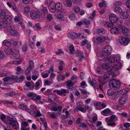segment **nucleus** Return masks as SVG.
<instances>
[{"label":"nucleus","mask_w":130,"mask_h":130,"mask_svg":"<svg viewBox=\"0 0 130 130\" xmlns=\"http://www.w3.org/2000/svg\"><path fill=\"white\" fill-rule=\"evenodd\" d=\"M81 35V33H80L78 34L74 32H71L68 35V37L72 39H74L78 38V37Z\"/></svg>","instance_id":"14"},{"label":"nucleus","mask_w":130,"mask_h":130,"mask_svg":"<svg viewBox=\"0 0 130 130\" xmlns=\"http://www.w3.org/2000/svg\"><path fill=\"white\" fill-rule=\"evenodd\" d=\"M32 69L31 68L28 67L25 70V74L26 75H27L30 72L31 70Z\"/></svg>","instance_id":"59"},{"label":"nucleus","mask_w":130,"mask_h":130,"mask_svg":"<svg viewBox=\"0 0 130 130\" xmlns=\"http://www.w3.org/2000/svg\"><path fill=\"white\" fill-rule=\"evenodd\" d=\"M30 108L32 110L30 109H28L27 111L29 114L33 117L35 113V111L37 109V106H36L31 105L30 106Z\"/></svg>","instance_id":"12"},{"label":"nucleus","mask_w":130,"mask_h":130,"mask_svg":"<svg viewBox=\"0 0 130 130\" xmlns=\"http://www.w3.org/2000/svg\"><path fill=\"white\" fill-rule=\"evenodd\" d=\"M7 22L3 21L0 22V28L4 29L7 27Z\"/></svg>","instance_id":"24"},{"label":"nucleus","mask_w":130,"mask_h":130,"mask_svg":"<svg viewBox=\"0 0 130 130\" xmlns=\"http://www.w3.org/2000/svg\"><path fill=\"white\" fill-rule=\"evenodd\" d=\"M109 85L110 87L114 90H117L120 88V82L119 80L115 79L111 80L109 82Z\"/></svg>","instance_id":"2"},{"label":"nucleus","mask_w":130,"mask_h":130,"mask_svg":"<svg viewBox=\"0 0 130 130\" xmlns=\"http://www.w3.org/2000/svg\"><path fill=\"white\" fill-rule=\"evenodd\" d=\"M111 110L108 108H107L103 110L101 112V114L102 115L105 116H107L106 114L111 112Z\"/></svg>","instance_id":"27"},{"label":"nucleus","mask_w":130,"mask_h":130,"mask_svg":"<svg viewBox=\"0 0 130 130\" xmlns=\"http://www.w3.org/2000/svg\"><path fill=\"white\" fill-rule=\"evenodd\" d=\"M12 20V18L9 15H6L3 18V20L6 22L7 24L10 23Z\"/></svg>","instance_id":"18"},{"label":"nucleus","mask_w":130,"mask_h":130,"mask_svg":"<svg viewBox=\"0 0 130 130\" xmlns=\"http://www.w3.org/2000/svg\"><path fill=\"white\" fill-rule=\"evenodd\" d=\"M119 27L121 28L122 32L124 34H126L128 32V30L126 27H122V25H120L119 26Z\"/></svg>","instance_id":"25"},{"label":"nucleus","mask_w":130,"mask_h":130,"mask_svg":"<svg viewBox=\"0 0 130 130\" xmlns=\"http://www.w3.org/2000/svg\"><path fill=\"white\" fill-rule=\"evenodd\" d=\"M41 14L39 11L32 10L30 13V17L32 19H38L41 16Z\"/></svg>","instance_id":"4"},{"label":"nucleus","mask_w":130,"mask_h":130,"mask_svg":"<svg viewBox=\"0 0 130 130\" xmlns=\"http://www.w3.org/2000/svg\"><path fill=\"white\" fill-rule=\"evenodd\" d=\"M110 32L112 34H117L119 33V31L117 28L113 27L110 29Z\"/></svg>","instance_id":"21"},{"label":"nucleus","mask_w":130,"mask_h":130,"mask_svg":"<svg viewBox=\"0 0 130 130\" xmlns=\"http://www.w3.org/2000/svg\"><path fill=\"white\" fill-rule=\"evenodd\" d=\"M114 11L116 13L120 14L122 13V10L119 6H115Z\"/></svg>","instance_id":"20"},{"label":"nucleus","mask_w":130,"mask_h":130,"mask_svg":"<svg viewBox=\"0 0 130 130\" xmlns=\"http://www.w3.org/2000/svg\"><path fill=\"white\" fill-rule=\"evenodd\" d=\"M73 10L76 13H78L80 11V9L79 7H75L73 8Z\"/></svg>","instance_id":"49"},{"label":"nucleus","mask_w":130,"mask_h":130,"mask_svg":"<svg viewBox=\"0 0 130 130\" xmlns=\"http://www.w3.org/2000/svg\"><path fill=\"white\" fill-rule=\"evenodd\" d=\"M24 12L26 13H28L30 11V8L28 6H27L24 8Z\"/></svg>","instance_id":"48"},{"label":"nucleus","mask_w":130,"mask_h":130,"mask_svg":"<svg viewBox=\"0 0 130 130\" xmlns=\"http://www.w3.org/2000/svg\"><path fill=\"white\" fill-rule=\"evenodd\" d=\"M126 6L128 8H130V0L127 1L126 3Z\"/></svg>","instance_id":"64"},{"label":"nucleus","mask_w":130,"mask_h":130,"mask_svg":"<svg viewBox=\"0 0 130 130\" xmlns=\"http://www.w3.org/2000/svg\"><path fill=\"white\" fill-rule=\"evenodd\" d=\"M125 128V129L128 130L129 129V127L130 126V123H125L123 124Z\"/></svg>","instance_id":"47"},{"label":"nucleus","mask_w":130,"mask_h":130,"mask_svg":"<svg viewBox=\"0 0 130 130\" xmlns=\"http://www.w3.org/2000/svg\"><path fill=\"white\" fill-rule=\"evenodd\" d=\"M34 63L33 61H29V68L32 69L33 67H34Z\"/></svg>","instance_id":"58"},{"label":"nucleus","mask_w":130,"mask_h":130,"mask_svg":"<svg viewBox=\"0 0 130 130\" xmlns=\"http://www.w3.org/2000/svg\"><path fill=\"white\" fill-rule=\"evenodd\" d=\"M10 73H3L1 75V76L4 77L2 79V80L4 82H7L10 79Z\"/></svg>","instance_id":"15"},{"label":"nucleus","mask_w":130,"mask_h":130,"mask_svg":"<svg viewBox=\"0 0 130 130\" xmlns=\"http://www.w3.org/2000/svg\"><path fill=\"white\" fill-rule=\"evenodd\" d=\"M19 107L21 109L25 111L27 109L26 106L24 104H20L19 105Z\"/></svg>","instance_id":"37"},{"label":"nucleus","mask_w":130,"mask_h":130,"mask_svg":"<svg viewBox=\"0 0 130 130\" xmlns=\"http://www.w3.org/2000/svg\"><path fill=\"white\" fill-rule=\"evenodd\" d=\"M26 95L28 97L30 98L32 100H39L41 98V96L37 95L36 94L33 92H29Z\"/></svg>","instance_id":"8"},{"label":"nucleus","mask_w":130,"mask_h":130,"mask_svg":"<svg viewBox=\"0 0 130 130\" xmlns=\"http://www.w3.org/2000/svg\"><path fill=\"white\" fill-rule=\"evenodd\" d=\"M53 92H56L57 94L59 95H62L63 96H65L66 95V94H63L64 93H68L67 90L65 89H61L60 90H54Z\"/></svg>","instance_id":"10"},{"label":"nucleus","mask_w":130,"mask_h":130,"mask_svg":"<svg viewBox=\"0 0 130 130\" xmlns=\"http://www.w3.org/2000/svg\"><path fill=\"white\" fill-rule=\"evenodd\" d=\"M119 42L122 45H126L129 43L130 40L128 38H126L122 36L119 38Z\"/></svg>","instance_id":"7"},{"label":"nucleus","mask_w":130,"mask_h":130,"mask_svg":"<svg viewBox=\"0 0 130 130\" xmlns=\"http://www.w3.org/2000/svg\"><path fill=\"white\" fill-rule=\"evenodd\" d=\"M96 32L99 35H102L104 34L105 32V30L104 28H102L98 29L97 30Z\"/></svg>","instance_id":"26"},{"label":"nucleus","mask_w":130,"mask_h":130,"mask_svg":"<svg viewBox=\"0 0 130 130\" xmlns=\"http://www.w3.org/2000/svg\"><path fill=\"white\" fill-rule=\"evenodd\" d=\"M115 6H121L122 5V3L121 2L119 1H117L115 2L114 4Z\"/></svg>","instance_id":"51"},{"label":"nucleus","mask_w":130,"mask_h":130,"mask_svg":"<svg viewBox=\"0 0 130 130\" xmlns=\"http://www.w3.org/2000/svg\"><path fill=\"white\" fill-rule=\"evenodd\" d=\"M7 96H13L15 94V92L14 91H12L9 92L6 94Z\"/></svg>","instance_id":"45"},{"label":"nucleus","mask_w":130,"mask_h":130,"mask_svg":"<svg viewBox=\"0 0 130 130\" xmlns=\"http://www.w3.org/2000/svg\"><path fill=\"white\" fill-rule=\"evenodd\" d=\"M103 77L105 80H108L109 78L110 75L108 74H105L104 75Z\"/></svg>","instance_id":"55"},{"label":"nucleus","mask_w":130,"mask_h":130,"mask_svg":"<svg viewBox=\"0 0 130 130\" xmlns=\"http://www.w3.org/2000/svg\"><path fill=\"white\" fill-rule=\"evenodd\" d=\"M88 82L92 86L94 85L97 86V84L96 83V81L94 78H92V80H91L90 77H89L88 79Z\"/></svg>","instance_id":"23"},{"label":"nucleus","mask_w":130,"mask_h":130,"mask_svg":"<svg viewBox=\"0 0 130 130\" xmlns=\"http://www.w3.org/2000/svg\"><path fill=\"white\" fill-rule=\"evenodd\" d=\"M89 42L86 39H85L84 41H82V45L83 46L85 45L86 44H87Z\"/></svg>","instance_id":"63"},{"label":"nucleus","mask_w":130,"mask_h":130,"mask_svg":"<svg viewBox=\"0 0 130 130\" xmlns=\"http://www.w3.org/2000/svg\"><path fill=\"white\" fill-rule=\"evenodd\" d=\"M3 44L5 46L10 47L11 45V43L7 40H6L4 41L3 42Z\"/></svg>","instance_id":"29"},{"label":"nucleus","mask_w":130,"mask_h":130,"mask_svg":"<svg viewBox=\"0 0 130 130\" xmlns=\"http://www.w3.org/2000/svg\"><path fill=\"white\" fill-rule=\"evenodd\" d=\"M21 61V60H19V59H14L12 63L14 64H20Z\"/></svg>","instance_id":"42"},{"label":"nucleus","mask_w":130,"mask_h":130,"mask_svg":"<svg viewBox=\"0 0 130 130\" xmlns=\"http://www.w3.org/2000/svg\"><path fill=\"white\" fill-rule=\"evenodd\" d=\"M96 40L98 42L101 43L104 41V39L103 37L101 36H97L96 37Z\"/></svg>","instance_id":"33"},{"label":"nucleus","mask_w":130,"mask_h":130,"mask_svg":"<svg viewBox=\"0 0 130 130\" xmlns=\"http://www.w3.org/2000/svg\"><path fill=\"white\" fill-rule=\"evenodd\" d=\"M70 53L73 54L74 52V47L73 46H71L70 47Z\"/></svg>","instance_id":"60"},{"label":"nucleus","mask_w":130,"mask_h":130,"mask_svg":"<svg viewBox=\"0 0 130 130\" xmlns=\"http://www.w3.org/2000/svg\"><path fill=\"white\" fill-rule=\"evenodd\" d=\"M110 21L111 23H115L118 21V19L117 16L114 14H111L109 17Z\"/></svg>","instance_id":"11"},{"label":"nucleus","mask_w":130,"mask_h":130,"mask_svg":"<svg viewBox=\"0 0 130 130\" xmlns=\"http://www.w3.org/2000/svg\"><path fill=\"white\" fill-rule=\"evenodd\" d=\"M128 98V96L125 94H124L119 99L118 101V104L120 105H123L127 102Z\"/></svg>","instance_id":"6"},{"label":"nucleus","mask_w":130,"mask_h":130,"mask_svg":"<svg viewBox=\"0 0 130 130\" xmlns=\"http://www.w3.org/2000/svg\"><path fill=\"white\" fill-rule=\"evenodd\" d=\"M66 3L68 7H70L72 6V4L71 0H67Z\"/></svg>","instance_id":"52"},{"label":"nucleus","mask_w":130,"mask_h":130,"mask_svg":"<svg viewBox=\"0 0 130 130\" xmlns=\"http://www.w3.org/2000/svg\"><path fill=\"white\" fill-rule=\"evenodd\" d=\"M8 123L14 129H17L19 128L18 122L14 120L13 119L9 120Z\"/></svg>","instance_id":"9"},{"label":"nucleus","mask_w":130,"mask_h":130,"mask_svg":"<svg viewBox=\"0 0 130 130\" xmlns=\"http://www.w3.org/2000/svg\"><path fill=\"white\" fill-rule=\"evenodd\" d=\"M69 18L71 20H72L75 19V15L73 13L70 14L69 15Z\"/></svg>","instance_id":"56"},{"label":"nucleus","mask_w":130,"mask_h":130,"mask_svg":"<svg viewBox=\"0 0 130 130\" xmlns=\"http://www.w3.org/2000/svg\"><path fill=\"white\" fill-rule=\"evenodd\" d=\"M48 9L50 12L53 13L54 12L56 11L55 8L54 7H49Z\"/></svg>","instance_id":"61"},{"label":"nucleus","mask_w":130,"mask_h":130,"mask_svg":"<svg viewBox=\"0 0 130 130\" xmlns=\"http://www.w3.org/2000/svg\"><path fill=\"white\" fill-rule=\"evenodd\" d=\"M47 3L45 4L49 5V7H54L55 8V3L53 1H52L51 0H47L46 1Z\"/></svg>","instance_id":"19"},{"label":"nucleus","mask_w":130,"mask_h":130,"mask_svg":"<svg viewBox=\"0 0 130 130\" xmlns=\"http://www.w3.org/2000/svg\"><path fill=\"white\" fill-rule=\"evenodd\" d=\"M122 63L119 61H117L114 63V65L112 66L113 69L114 68L117 69H119L121 67Z\"/></svg>","instance_id":"16"},{"label":"nucleus","mask_w":130,"mask_h":130,"mask_svg":"<svg viewBox=\"0 0 130 130\" xmlns=\"http://www.w3.org/2000/svg\"><path fill=\"white\" fill-rule=\"evenodd\" d=\"M23 51L25 52L27 49V45L26 44H25L22 46V48Z\"/></svg>","instance_id":"57"},{"label":"nucleus","mask_w":130,"mask_h":130,"mask_svg":"<svg viewBox=\"0 0 130 130\" xmlns=\"http://www.w3.org/2000/svg\"><path fill=\"white\" fill-rule=\"evenodd\" d=\"M82 21L83 24L84 25H87L90 24V21L86 19H85L84 20H83Z\"/></svg>","instance_id":"41"},{"label":"nucleus","mask_w":130,"mask_h":130,"mask_svg":"<svg viewBox=\"0 0 130 130\" xmlns=\"http://www.w3.org/2000/svg\"><path fill=\"white\" fill-rule=\"evenodd\" d=\"M76 56L78 58L81 57L82 58H84V56L83 53V52L81 51L77 52L76 53Z\"/></svg>","instance_id":"40"},{"label":"nucleus","mask_w":130,"mask_h":130,"mask_svg":"<svg viewBox=\"0 0 130 130\" xmlns=\"http://www.w3.org/2000/svg\"><path fill=\"white\" fill-rule=\"evenodd\" d=\"M24 78V77L23 76H21L18 78L17 77L16 82L18 83H20L23 80Z\"/></svg>","instance_id":"38"},{"label":"nucleus","mask_w":130,"mask_h":130,"mask_svg":"<svg viewBox=\"0 0 130 130\" xmlns=\"http://www.w3.org/2000/svg\"><path fill=\"white\" fill-rule=\"evenodd\" d=\"M28 125V123L26 121L23 122L21 124V128H26V126Z\"/></svg>","instance_id":"36"},{"label":"nucleus","mask_w":130,"mask_h":130,"mask_svg":"<svg viewBox=\"0 0 130 130\" xmlns=\"http://www.w3.org/2000/svg\"><path fill=\"white\" fill-rule=\"evenodd\" d=\"M11 5L12 6V9L13 10L17 12L18 11V9L15 6L14 4L13 3H11Z\"/></svg>","instance_id":"53"},{"label":"nucleus","mask_w":130,"mask_h":130,"mask_svg":"<svg viewBox=\"0 0 130 130\" xmlns=\"http://www.w3.org/2000/svg\"><path fill=\"white\" fill-rule=\"evenodd\" d=\"M107 94L110 96H112L115 94V92L111 89L108 90L107 91Z\"/></svg>","instance_id":"44"},{"label":"nucleus","mask_w":130,"mask_h":130,"mask_svg":"<svg viewBox=\"0 0 130 130\" xmlns=\"http://www.w3.org/2000/svg\"><path fill=\"white\" fill-rule=\"evenodd\" d=\"M102 67L103 69L108 71H111L113 69L112 67L109 66L108 64L106 62L103 64L102 65Z\"/></svg>","instance_id":"13"},{"label":"nucleus","mask_w":130,"mask_h":130,"mask_svg":"<svg viewBox=\"0 0 130 130\" xmlns=\"http://www.w3.org/2000/svg\"><path fill=\"white\" fill-rule=\"evenodd\" d=\"M13 55V57L14 59H19L20 57L19 53V52H17L15 53H14L13 52V54H12Z\"/></svg>","instance_id":"35"},{"label":"nucleus","mask_w":130,"mask_h":130,"mask_svg":"<svg viewBox=\"0 0 130 130\" xmlns=\"http://www.w3.org/2000/svg\"><path fill=\"white\" fill-rule=\"evenodd\" d=\"M64 79V76L62 75L59 74L57 76V80L58 81H59L61 80L63 81Z\"/></svg>","instance_id":"34"},{"label":"nucleus","mask_w":130,"mask_h":130,"mask_svg":"<svg viewBox=\"0 0 130 130\" xmlns=\"http://www.w3.org/2000/svg\"><path fill=\"white\" fill-rule=\"evenodd\" d=\"M112 50V48L110 46L106 45L103 49L102 52L101 53L100 55L102 57L107 58L111 54Z\"/></svg>","instance_id":"1"},{"label":"nucleus","mask_w":130,"mask_h":130,"mask_svg":"<svg viewBox=\"0 0 130 130\" xmlns=\"http://www.w3.org/2000/svg\"><path fill=\"white\" fill-rule=\"evenodd\" d=\"M55 7L56 11H59L62 8V4L60 2H58L55 4Z\"/></svg>","instance_id":"17"},{"label":"nucleus","mask_w":130,"mask_h":130,"mask_svg":"<svg viewBox=\"0 0 130 130\" xmlns=\"http://www.w3.org/2000/svg\"><path fill=\"white\" fill-rule=\"evenodd\" d=\"M8 32H10V34L13 36H16L19 35V32L16 30L13 25H10L8 26L7 28Z\"/></svg>","instance_id":"3"},{"label":"nucleus","mask_w":130,"mask_h":130,"mask_svg":"<svg viewBox=\"0 0 130 130\" xmlns=\"http://www.w3.org/2000/svg\"><path fill=\"white\" fill-rule=\"evenodd\" d=\"M6 14L5 11L4 10H0V18H4Z\"/></svg>","instance_id":"39"},{"label":"nucleus","mask_w":130,"mask_h":130,"mask_svg":"<svg viewBox=\"0 0 130 130\" xmlns=\"http://www.w3.org/2000/svg\"><path fill=\"white\" fill-rule=\"evenodd\" d=\"M74 84V83H73L70 80H69L67 82L66 86L67 88L69 89H70L71 87L73 86Z\"/></svg>","instance_id":"30"},{"label":"nucleus","mask_w":130,"mask_h":130,"mask_svg":"<svg viewBox=\"0 0 130 130\" xmlns=\"http://www.w3.org/2000/svg\"><path fill=\"white\" fill-rule=\"evenodd\" d=\"M43 10L42 11V12L44 14H46L48 12V10L46 7H43Z\"/></svg>","instance_id":"50"},{"label":"nucleus","mask_w":130,"mask_h":130,"mask_svg":"<svg viewBox=\"0 0 130 130\" xmlns=\"http://www.w3.org/2000/svg\"><path fill=\"white\" fill-rule=\"evenodd\" d=\"M47 18L48 21H51L53 19L52 15L50 14H48L47 15Z\"/></svg>","instance_id":"54"},{"label":"nucleus","mask_w":130,"mask_h":130,"mask_svg":"<svg viewBox=\"0 0 130 130\" xmlns=\"http://www.w3.org/2000/svg\"><path fill=\"white\" fill-rule=\"evenodd\" d=\"M128 16V14L127 12L125 11L123 12L121 14L120 17L122 19H126Z\"/></svg>","instance_id":"28"},{"label":"nucleus","mask_w":130,"mask_h":130,"mask_svg":"<svg viewBox=\"0 0 130 130\" xmlns=\"http://www.w3.org/2000/svg\"><path fill=\"white\" fill-rule=\"evenodd\" d=\"M115 58L113 57H110L107 59V61L109 63H112L115 61Z\"/></svg>","instance_id":"32"},{"label":"nucleus","mask_w":130,"mask_h":130,"mask_svg":"<svg viewBox=\"0 0 130 130\" xmlns=\"http://www.w3.org/2000/svg\"><path fill=\"white\" fill-rule=\"evenodd\" d=\"M17 76H14V75H12L11 76H10V79L13 80H14V81L16 82V79Z\"/></svg>","instance_id":"62"},{"label":"nucleus","mask_w":130,"mask_h":130,"mask_svg":"<svg viewBox=\"0 0 130 130\" xmlns=\"http://www.w3.org/2000/svg\"><path fill=\"white\" fill-rule=\"evenodd\" d=\"M4 51L6 54L8 55H12L13 54V51L9 47L5 48Z\"/></svg>","instance_id":"22"},{"label":"nucleus","mask_w":130,"mask_h":130,"mask_svg":"<svg viewBox=\"0 0 130 130\" xmlns=\"http://www.w3.org/2000/svg\"><path fill=\"white\" fill-rule=\"evenodd\" d=\"M56 18L61 21H63L64 19V18L63 16L60 13L56 15Z\"/></svg>","instance_id":"31"},{"label":"nucleus","mask_w":130,"mask_h":130,"mask_svg":"<svg viewBox=\"0 0 130 130\" xmlns=\"http://www.w3.org/2000/svg\"><path fill=\"white\" fill-rule=\"evenodd\" d=\"M34 28V29L36 30H40L41 29V27L40 26V24L38 23L36 24L35 25Z\"/></svg>","instance_id":"46"},{"label":"nucleus","mask_w":130,"mask_h":130,"mask_svg":"<svg viewBox=\"0 0 130 130\" xmlns=\"http://www.w3.org/2000/svg\"><path fill=\"white\" fill-rule=\"evenodd\" d=\"M42 114L39 111H38L36 112V113L34 114V117L36 118L42 116Z\"/></svg>","instance_id":"43"},{"label":"nucleus","mask_w":130,"mask_h":130,"mask_svg":"<svg viewBox=\"0 0 130 130\" xmlns=\"http://www.w3.org/2000/svg\"><path fill=\"white\" fill-rule=\"evenodd\" d=\"M115 117V115H112L111 116L110 118H106V121L108 125L111 126H115V123H113Z\"/></svg>","instance_id":"5"}]
</instances>
